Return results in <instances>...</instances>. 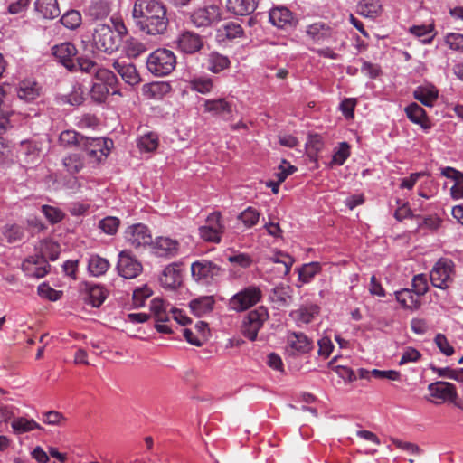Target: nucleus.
I'll list each match as a JSON object with an SVG mask.
<instances>
[{
	"instance_id": "1",
	"label": "nucleus",
	"mask_w": 463,
	"mask_h": 463,
	"mask_svg": "<svg viewBox=\"0 0 463 463\" xmlns=\"http://www.w3.org/2000/svg\"><path fill=\"white\" fill-rule=\"evenodd\" d=\"M132 18L142 33L153 36L164 34L169 24L166 7L159 0H136Z\"/></svg>"
},
{
	"instance_id": "2",
	"label": "nucleus",
	"mask_w": 463,
	"mask_h": 463,
	"mask_svg": "<svg viewBox=\"0 0 463 463\" xmlns=\"http://www.w3.org/2000/svg\"><path fill=\"white\" fill-rule=\"evenodd\" d=\"M176 65L175 53L167 49H157L148 56L146 67L148 71L157 77L170 74Z\"/></svg>"
},
{
	"instance_id": "3",
	"label": "nucleus",
	"mask_w": 463,
	"mask_h": 463,
	"mask_svg": "<svg viewBox=\"0 0 463 463\" xmlns=\"http://www.w3.org/2000/svg\"><path fill=\"white\" fill-rule=\"evenodd\" d=\"M95 79L98 81L93 83L90 90V94L94 100L102 102L110 92L112 94L117 92L116 84L118 80L113 71L108 69H99L96 71Z\"/></svg>"
},
{
	"instance_id": "4",
	"label": "nucleus",
	"mask_w": 463,
	"mask_h": 463,
	"mask_svg": "<svg viewBox=\"0 0 463 463\" xmlns=\"http://www.w3.org/2000/svg\"><path fill=\"white\" fill-rule=\"evenodd\" d=\"M455 264L450 259H439L430 273L431 284L435 288L445 289L449 287L455 278Z\"/></svg>"
},
{
	"instance_id": "5",
	"label": "nucleus",
	"mask_w": 463,
	"mask_h": 463,
	"mask_svg": "<svg viewBox=\"0 0 463 463\" xmlns=\"http://www.w3.org/2000/svg\"><path fill=\"white\" fill-rule=\"evenodd\" d=\"M261 297V290L259 288L250 286L231 298L229 307L232 310L241 312L260 302Z\"/></svg>"
},
{
	"instance_id": "6",
	"label": "nucleus",
	"mask_w": 463,
	"mask_h": 463,
	"mask_svg": "<svg viewBox=\"0 0 463 463\" xmlns=\"http://www.w3.org/2000/svg\"><path fill=\"white\" fill-rule=\"evenodd\" d=\"M92 41L95 47L107 53L118 50V42L112 28L108 24H98L94 29Z\"/></svg>"
},
{
	"instance_id": "7",
	"label": "nucleus",
	"mask_w": 463,
	"mask_h": 463,
	"mask_svg": "<svg viewBox=\"0 0 463 463\" xmlns=\"http://www.w3.org/2000/svg\"><path fill=\"white\" fill-rule=\"evenodd\" d=\"M267 318L268 312L263 307L250 311L243 321L241 326L242 335L250 341H254L257 338L259 330L262 327Z\"/></svg>"
},
{
	"instance_id": "8",
	"label": "nucleus",
	"mask_w": 463,
	"mask_h": 463,
	"mask_svg": "<svg viewBox=\"0 0 463 463\" xmlns=\"http://www.w3.org/2000/svg\"><path fill=\"white\" fill-rule=\"evenodd\" d=\"M117 270L119 276L127 279H131L141 274L143 266L129 250H125L118 254Z\"/></svg>"
},
{
	"instance_id": "9",
	"label": "nucleus",
	"mask_w": 463,
	"mask_h": 463,
	"mask_svg": "<svg viewBox=\"0 0 463 463\" xmlns=\"http://www.w3.org/2000/svg\"><path fill=\"white\" fill-rule=\"evenodd\" d=\"M113 146V141L107 138H90L84 137L81 138V147L86 151L90 157L94 158L96 161L100 162L109 155L111 147Z\"/></svg>"
},
{
	"instance_id": "10",
	"label": "nucleus",
	"mask_w": 463,
	"mask_h": 463,
	"mask_svg": "<svg viewBox=\"0 0 463 463\" xmlns=\"http://www.w3.org/2000/svg\"><path fill=\"white\" fill-rule=\"evenodd\" d=\"M220 213H213L206 219V224L199 228V234L205 241L219 243L224 226L222 223Z\"/></svg>"
},
{
	"instance_id": "11",
	"label": "nucleus",
	"mask_w": 463,
	"mask_h": 463,
	"mask_svg": "<svg viewBox=\"0 0 463 463\" xmlns=\"http://www.w3.org/2000/svg\"><path fill=\"white\" fill-rule=\"evenodd\" d=\"M169 304L165 303L163 299L156 298L152 299L150 304V310L153 313L156 325L155 327L157 332L162 334H172L173 330L167 323L170 321L167 307Z\"/></svg>"
},
{
	"instance_id": "12",
	"label": "nucleus",
	"mask_w": 463,
	"mask_h": 463,
	"mask_svg": "<svg viewBox=\"0 0 463 463\" xmlns=\"http://www.w3.org/2000/svg\"><path fill=\"white\" fill-rule=\"evenodd\" d=\"M221 268L207 260L194 261L191 265L192 277L196 281L210 282L220 275Z\"/></svg>"
},
{
	"instance_id": "13",
	"label": "nucleus",
	"mask_w": 463,
	"mask_h": 463,
	"mask_svg": "<svg viewBox=\"0 0 463 463\" xmlns=\"http://www.w3.org/2000/svg\"><path fill=\"white\" fill-rule=\"evenodd\" d=\"M176 47L178 51L185 54H194L203 47V37L193 31H183L177 37Z\"/></svg>"
},
{
	"instance_id": "14",
	"label": "nucleus",
	"mask_w": 463,
	"mask_h": 463,
	"mask_svg": "<svg viewBox=\"0 0 463 463\" xmlns=\"http://www.w3.org/2000/svg\"><path fill=\"white\" fill-rule=\"evenodd\" d=\"M125 236L128 243L135 247L149 245L152 243V235L147 226L137 223L127 229Z\"/></svg>"
},
{
	"instance_id": "15",
	"label": "nucleus",
	"mask_w": 463,
	"mask_h": 463,
	"mask_svg": "<svg viewBox=\"0 0 463 463\" xmlns=\"http://www.w3.org/2000/svg\"><path fill=\"white\" fill-rule=\"evenodd\" d=\"M221 19L220 9L217 5H209L195 10L191 15V22L196 27H206Z\"/></svg>"
},
{
	"instance_id": "16",
	"label": "nucleus",
	"mask_w": 463,
	"mask_h": 463,
	"mask_svg": "<svg viewBox=\"0 0 463 463\" xmlns=\"http://www.w3.org/2000/svg\"><path fill=\"white\" fill-rule=\"evenodd\" d=\"M113 69L121 76L122 80L131 85L140 83L141 77L136 66L127 59H118L112 63Z\"/></svg>"
},
{
	"instance_id": "17",
	"label": "nucleus",
	"mask_w": 463,
	"mask_h": 463,
	"mask_svg": "<svg viewBox=\"0 0 463 463\" xmlns=\"http://www.w3.org/2000/svg\"><path fill=\"white\" fill-rule=\"evenodd\" d=\"M52 55L69 71L76 68L74 58L77 54V49L74 44L65 42L52 47Z\"/></svg>"
},
{
	"instance_id": "18",
	"label": "nucleus",
	"mask_w": 463,
	"mask_h": 463,
	"mask_svg": "<svg viewBox=\"0 0 463 463\" xmlns=\"http://www.w3.org/2000/svg\"><path fill=\"white\" fill-rule=\"evenodd\" d=\"M428 390L431 397L439 400V402H434L436 404H439L446 401L455 402L457 398L455 386L447 382L432 383L429 384Z\"/></svg>"
},
{
	"instance_id": "19",
	"label": "nucleus",
	"mask_w": 463,
	"mask_h": 463,
	"mask_svg": "<svg viewBox=\"0 0 463 463\" xmlns=\"http://www.w3.org/2000/svg\"><path fill=\"white\" fill-rule=\"evenodd\" d=\"M153 248L160 257L174 258L179 252L180 243L169 237H157L152 241Z\"/></svg>"
},
{
	"instance_id": "20",
	"label": "nucleus",
	"mask_w": 463,
	"mask_h": 463,
	"mask_svg": "<svg viewBox=\"0 0 463 463\" xmlns=\"http://www.w3.org/2000/svg\"><path fill=\"white\" fill-rule=\"evenodd\" d=\"M307 34L315 42L322 43L335 35L330 24L324 22H317L307 26Z\"/></svg>"
},
{
	"instance_id": "21",
	"label": "nucleus",
	"mask_w": 463,
	"mask_h": 463,
	"mask_svg": "<svg viewBox=\"0 0 463 463\" xmlns=\"http://www.w3.org/2000/svg\"><path fill=\"white\" fill-rule=\"evenodd\" d=\"M314 348V343L301 332L291 333V356L306 355Z\"/></svg>"
},
{
	"instance_id": "22",
	"label": "nucleus",
	"mask_w": 463,
	"mask_h": 463,
	"mask_svg": "<svg viewBox=\"0 0 463 463\" xmlns=\"http://www.w3.org/2000/svg\"><path fill=\"white\" fill-rule=\"evenodd\" d=\"M177 268L178 265L173 263L166 266L163 270L159 281L164 288L174 290L181 285V274Z\"/></svg>"
},
{
	"instance_id": "23",
	"label": "nucleus",
	"mask_w": 463,
	"mask_h": 463,
	"mask_svg": "<svg viewBox=\"0 0 463 463\" xmlns=\"http://www.w3.org/2000/svg\"><path fill=\"white\" fill-rule=\"evenodd\" d=\"M407 118L413 123L418 124L425 131L431 128V123L427 117L426 111L419 104L413 102L405 108Z\"/></svg>"
},
{
	"instance_id": "24",
	"label": "nucleus",
	"mask_w": 463,
	"mask_h": 463,
	"mask_svg": "<svg viewBox=\"0 0 463 463\" xmlns=\"http://www.w3.org/2000/svg\"><path fill=\"white\" fill-rule=\"evenodd\" d=\"M420 296L413 289L402 288L395 292V298L400 305L410 310H417L421 306Z\"/></svg>"
},
{
	"instance_id": "25",
	"label": "nucleus",
	"mask_w": 463,
	"mask_h": 463,
	"mask_svg": "<svg viewBox=\"0 0 463 463\" xmlns=\"http://www.w3.org/2000/svg\"><path fill=\"white\" fill-rule=\"evenodd\" d=\"M260 0H227V9L235 15H250L258 7Z\"/></svg>"
},
{
	"instance_id": "26",
	"label": "nucleus",
	"mask_w": 463,
	"mask_h": 463,
	"mask_svg": "<svg viewBox=\"0 0 463 463\" xmlns=\"http://www.w3.org/2000/svg\"><path fill=\"white\" fill-rule=\"evenodd\" d=\"M413 97L422 105L426 107H433L434 103L438 99L439 90L432 85L419 86L413 91Z\"/></svg>"
},
{
	"instance_id": "27",
	"label": "nucleus",
	"mask_w": 463,
	"mask_h": 463,
	"mask_svg": "<svg viewBox=\"0 0 463 463\" xmlns=\"http://www.w3.org/2000/svg\"><path fill=\"white\" fill-rule=\"evenodd\" d=\"M215 300L213 296H203L193 299L189 303L191 311L196 317H203L213 311Z\"/></svg>"
},
{
	"instance_id": "28",
	"label": "nucleus",
	"mask_w": 463,
	"mask_h": 463,
	"mask_svg": "<svg viewBox=\"0 0 463 463\" xmlns=\"http://www.w3.org/2000/svg\"><path fill=\"white\" fill-rule=\"evenodd\" d=\"M320 307L316 304H307L301 306L298 310L294 313L293 318L296 321L298 326H301L302 324L310 323L315 317L319 314Z\"/></svg>"
},
{
	"instance_id": "29",
	"label": "nucleus",
	"mask_w": 463,
	"mask_h": 463,
	"mask_svg": "<svg viewBox=\"0 0 463 463\" xmlns=\"http://www.w3.org/2000/svg\"><path fill=\"white\" fill-rule=\"evenodd\" d=\"M34 8L44 19H54L61 14L57 0H36Z\"/></svg>"
},
{
	"instance_id": "30",
	"label": "nucleus",
	"mask_w": 463,
	"mask_h": 463,
	"mask_svg": "<svg viewBox=\"0 0 463 463\" xmlns=\"http://www.w3.org/2000/svg\"><path fill=\"white\" fill-rule=\"evenodd\" d=\"M24 269L32 276L43 278L47 274V267H50L43 256L31 257L23 264Z\"/></svg>"
},
{
	"instance_id": "31",
	"label": "nucleus",
	"mask_w": 463,
	"mask_h": 463,
	"mask_svg": "<svg viewBox=\"0 0 463 463\" xmlns=\"http://www.w3.org/2000/svg\"><path fill=\"white\" fill-rule=\"evenodd\" d=\"M383 7L379 0H360L356 11L364 17L375 19L382 13Z\"/></svg>"
},
{
	"instance_id": "32",
	"label": "nucleus",
	"mask_w": 463,
	"mask_h": 463,
	"mask_svg": "<svg viewBox=\"0 0 463 463\" xmlns=\"http://www.w3.org/2000/svg\"><path fill=\"white\" fill-rule=\"evenodd\" d=\"M298 274V283L297 287L300 288L303 284L309 283L313 278L320 272L321 266L319 262H310L303 264L300 268L296 269Z\"/></svg>"
},
{
	"instance_id": "33",
	"label": "nucleus",
	"mask_w": 463,
	"mask_h": 463,
	"mask_svg": "<svg viewBox=\"0 0 463 463\" xmlns=\"http://www.w3.org/2000/svg\"><path fill=\"white\" fill-rule=\"evenodd\" d=\"M11 427L14 433L20 435L30 432L34 430H43V428L33 419L25 417H17L11 421Z\"/></svg>"
},
{
	"instance_id": "34",
	"label": "nucleus",
	"mask_w": 463,
	"mask_h": 463,
	"mask_svg": "<svg viewBox=\"0 0 463 463\" xmlns=\"http://www.w3.org/2000/svg\"><path fill=\"white\" fill-rule=\"evenodd\" d=\"M204 110L215 115H230L232 106L225 99H207L204 102Z\"/></svg>"
},
{
	"instance_id": "35",
	"label": "nucleus",
	"mask_w": 463,
	"mask_h": 463,
	"mask_svg": "<svg viewBox=\"0 0 463 463\" xmlns=\"http://www.w3.org/2000/svg\"><path fill=\"white\" fill-rule=\"evenodd\" d=\"M409 32L417 38H422L421 42L425 44L432 43L436 32L434 23L430 24L413 25L409 28Z\"/></svg>"
},
{
	"instance_id": "36",
	"label": "nucleus",
	"mask_w": 463,
	"mask_h": 463,
	"mask_svg": "<svg viewBox=\"0 0 463 463\" xmlns=\"http://www.w3.org/2000/svg\"><path fill=\"white\" fill-rule=\"evenodd\" d=\"M207 69L213 73H219L229 68L231 62L227 56L213 52L208 55Z\"/></svg>"
},
{
	"instance_id": "37",
	"label": "nucleus",
	"mask_w": 463,
	"mask_h": 463,
	"mask_svg": "<svg viewBox=\"0 0 463 463\" xmlns=\"http://www.w3.org/2000/svg\"><path fill=\"white\" fill-rule=\"evenodd\" d=\"M269 21L279 29H286L289 24V10L284 7H275L269 12Z\"/></svg>"
},
{
	"instance_id": "38",
	"label": "nucleus",
	"mask_w": 463,
	"mask_h": 463,
	"mask_svg": "<svg viewBox=\"0 0 463 463\" xmlns=\"http://www.w3.org/2000/svg\"><path fill=\"white\" fill-rule=\"evenodd\" d=\"M110 13V6L108 1L99 0L92 2L88 7V14L95 19H103Z\"/></svg>"
},
{
	"instance_id": "39",
	"label": "nucleus",
	"mask_w": 463,
	"mask_h": 463,
	"mask_svg": "<svg viewBox=\"0 0 463 463\" xmlns=\"http://www.w3.org/2000/svg\"><path fill=\"white\" fill-rule=\"evenodd\" d=\"M109 262L107 259L101 258L99 255L90 256L88 262L89 271L96 277L101 276L106 273L109 268Z\"/></svg>"
},
{
	"instance_id": "40",
	"label": "nucleus",
	"mask_w": 463,
	"mask_h": 463,
	"mask_svg": "<svg viewBox=\"0 0 463 463\" xmlns=\"http://www.w3.org/2000/svg\"><path fill=\"white\" fill-rule=\"evenodd\" d=\"M323 138L318 134L309 135L306 143V149L308 157L313 160H317V154L323 149Z\"/></svg>"
},
{
	"instance_id": "41",
	"label": "nucleus",
	"mask_w": 463,
	"mask_h": 463,
	"mask_svg": "<svg viewBox=\"0 0 463 463\" xmlns=\"http://www.w3.org/2000/svg\"><path fill=\"white\" fill-rule=\"evenodd\" d=\"M270 260L275 264L273 270L279 276L287 275L289 272V256L286 253L275 252Z\"/></svg>"
},
{
	"instance_id": "42",
	"label": "nucleus",
	"mask_w": 463,
	"mask_h": 463,
	"mask_svg": "<svg viewBox=\"0 0 463 463\" xmlns=\"http://www.w3.org/2000/svg\"><path fill=\"white\" fill-rule=\"evenodd\" d=\"M190 87L193 90L199 93L207 94L213 90V80L207 76L194 77L190 80Z\"/></svg>"
},
{
	"instance_id": "43",
	"label": "nucleus",
	"mask_w": 463,
	"mask_h": 463,
	"mask_svg": "<svg viewBox=\"0 0 463 463\" xmlns=\"http://www.w3.org/2000/svg\"><path fill=\"white\" fill-rule=\"evenodd\" d=\"M105 289L99 285H91L88 288V301L94 307H100L106 299Z\"/></svg>"
},
{
	"instance_id": "44",
	"label": "nucleus",
	"mask_w": 463,
	"mask_h": 463,
	"mask_svg": "<svg viewBox=\"0 0 463 463\" xmlns=\"http://www.w3.org/2000/svg\"><path fill=\"white\" fill-rule=\"evenodd\" d=\"M41 420L52 426H62L65 424L66 417L58 411H48L42 413Z\"/></svg>"
},
{
	"instance_id": "45",
	"label": "nucleus",
	"mask_w": 463,
	"mask_h": 463,
	"mask_svg": "<svg viewBox=\"0 0 463 463\" xmlns=\"http://www.w3.org/2000/svg\"><path fill=\"white\" fill-rule=\"evenodd\" d=\"M238 219L242 222L245 227L251 228L259 222L260 213L255 208L248 207L239 214Z\"/></svg>"
},
{
	"instance_id": "46",
	"label": "nucleus",
	"mask_w": 463,
	"mask_h": 463,
	"mask_svg": "<svg viewBox=\"0 0 463 463\" xmlns=\"http://www.w3.org/2000/svg\"><path fill=\"white\" fill-rule=\"evenodd\" d=\"M61 22L65 27L75 29L81 24V14L76 10L68 11L61 16Z\"/></svg>"
},
{
	"instance_id": "47",
	"label": "nucleus",
	"mask_w": 463,
	"mask_h": 463,
	"mask_svg": "<svg viewBox=\"0 0 463 463\" xmlns=\"http://www.w3.org/2000/svg\"><path fill=\"white\" fill-rule=\"evenodd\" d=\"M119 223L118 218L108 216L99 221V228L106 234L114 235L118 232Z\"/></svg>"
},
{
	"instance_id": "48",
	"label": "nucleus",
	"mask_w": 463,
	"mask_h": 463,
	"mask_svg": "<svg viewBox=\"0 0 463 463\" xmlns=\"http://www.w3.org/2000/svg\"><path fill=\"white\" fill-rule=\"evenodd\" d=\"M153 291L147 286H143L141 288H137L133 292V305L136 307H142L145 306L146 300L151 297Z\"/></svg>"
},
{
	"instance_id": "49",
	"label": "nucleus",
	"mask_w": 463,
	"mask_h": 463,
	"mask_svg": "<svg viewBox=\"0 0 463 463\" xmlns=\"http://www.w3.org/2000/svg\"><path fill=\"white\" fill-rule=\"evenodd\" d=\"M81 138H84V136L80 135L76 131L65 130L61 133L59 139L64 146L76 145L79 147H81Z\"/></svg>"
},
{
	"instance_id": "50",
	"label": "nucleus",
	"mask_w": 463,
	"mask_h": 463,
	"mask_svg": "<svg viewBox=\"0 0 463 463\" xmlns=\"http://www.w3.org/2000/svg\"><path fill=\"white\" fill-rule=\"evenodd\" d=\"M37 96H39V88L36 83L30 85L29 83L23 82L18 90V97L20 99L29 101L34 99Z\"/></svg>"
},
{
	"instance_id": "51",
	"label": "nucleus",
	"mask_w": 463,
	"mask_h": 463,
	"mask_svg": "<svg viewBox=\"0 0 463 463\" xmlns=\"http://www.w3.org/2000/svg\"><path fill=\"white\" fill-rule=\"evenodd\" d=\"M350 156V146L346 142H342L337 150L334 153L331 165H342Z\"/></svg>"
},
{
	"instance_id": "52",
	"label": "nucleus",
	"mask_w": 463,
	"mask_h": 463,
	"mask_svg": "<svg viewBox=\"0 0 463 463\" xmlns=\"http://www.w3.org/2000/svg\"><path fill=\"white\" fill-rule=\"evenodd\" d=\"M63 165L71 174L79 173L83 167V162L80 156L73 154L63 159Z\"/></svg>"
},
{
	"instance_id": "53",
	"label": "nucleus",
	"mask_w": 463,
	"mask_h": 463,
	"mask_svg": "<svg viewBox=\"0 0 463 463\" xmlns=\"http://www.w3.org/2000/svg\"><path fill=\"white\" fill-rule=\"evenodd\" d=\"M158 139L156 135L149 133L142 136L138 140V146L146 152H152L156 149Z\"/></svg>"
},
{
	"instance_id": "54",
	"label": "nucleus",
	"mask_w": 463,
	"mask_h": 463,
	"mask_svg": "<svg viewBox=\"0 0 463 463\" xmlns=\"http://www.w3.org/2000/svg\"><path fill=\"white\" fill-rule=\"evenodd\" d=\"M288 289V285L279 284L274 288L270 298L279 305H285L289 298Z\"/></svg>"
},
{
	"instance_id": "55",
	"label": "nucleus",
	"mask_w": 463,
	"mask_h": 463,
	"mask_svg": "<svg viewBox=\"0 0 463 463\" xmlns=\"http://www.w3.org/2000/svg\"><path fill=\"white\" fill-rule=\"evenodd\" d=\"M42 213L52 223H58L64 218V213L60 209L51 205H43Z\"/></svg>"
},
{
	"instance_id": "56",
	"label": "nucleus",
	"mask_w": 463,
	"mask_h": 463,
	"mask_svg": "<svg viewBox=\"0 0 463 463\" xmlns=\"http://www.w3.org/2000/svg\"><path fill=\"white\" fill-rule=\"evenodd\" d=\"M87 91L88 89L83 88L82 85L74 86L71 92L68 95V102L75 106L80 105L85 99Z\"/></svg>"
},
{
	"instance_id": "57",
	"label": "nucleus",
	"mask_w": 463,
	"mask_h": 463,
	"mask_svg": "<svg viewBox=\"0 0 463 463\" xmlns=\"http://www.w3.org/2000/svg\"><path fill=\"white\" fill-rule=\"evenodd\" d=\"M412 288L418 295L422 297L428 292V281L424 274L415 275L411 281Z\"/></svg>"
},
{
	"instance_id": "58",
	"label": "nucleus",
	"mask_w": 463,
	"mask_h": 463,
	"mask_svg": "<svg viewBox=\"0 0 463 463\" xmlns=\"http://www.w3.org/2000/svg\"><path fill=\"white\" fill-rule=\"evenodd\" d=\"M421 356L422 355L419 350L411 346H407L402 353L399 365L408 363H416L421 358Z\"/></svg>"
},
{
	"instance_id": "59",
	"label": "nucleus",
	"mask_w": 463,
	"mask_h": 463,
	"mask_svg": "<svg viewBox=\"0 0 463 463\" xmlns=\"http://www.w3.org/2000/svg\"><path fill=\"white\" fill-rule=\"evenodd\" d=\"M12 113V110L0 99V135L10 128L8 117Z\"/></svg>"
},
{
	"instance_id": "60",
	"label": "nucleus",
	"mask_w": 463,
	"mask_h": 463,
	"mask_svg": "<svg viewBox=\"0 0 463 463\" xmlns=\"http://www.w3.org/2000/svg\"><path fill=\"white\" fill-rule=\"evenodd\" d=\"M445 43L450 49L463 52V34L449 33L445 37Z\"/></svg>"
},
{
	"instance_id": "61",
	"label": "nucleus",
	"mask_w": 463,
	"mask_h": 463,
	"mask_svg": "<svg viewBox=\"0 0 463 463\" xmlns=\"http://www.w3.org/2000/svg\"><path fill=\"white\" fill-rule=\"evenodd\" d=\"M126 49L128 56L134 58L146 52L145 44L135 39H131L127 43Z\"/></svg>"
},
{
	"instance_id": "62",
	"label": "nucleus",
	"mask_w": 463,
	"mask_h": 463,
	"mask_svg": "<svg viewBox=\"0 0 463 463\" xmlns=\"http://www.w3.org/2000/svg\"><path fill=\"white\" fill-rule=\"evenodd\" d=\"M38 294L51 301H56L60 299L62 293L61 291L52 288L47 284L43 283L38 287Z\"/></svg>"
},
{
	"instance_id": "63",
	"label": "nucleus",
	"mask_w": 463,
	"mask_h": 463,
	"mask_svg": "<svg viewBox=\"0 0 463 463\" xmlns=\"http://www.w3.org/2000/svg\"><path fill=\"white\" fill-rule=\"evenodd\" d=\"M435 344L439 347L441 353H443L447 356H450L454 353V348L449 345L446 336L442 334H438L435 336Z\"/></svg>"
},
{
	"instance_id": "64",
	"label": "nucleus",
	"mask_w": 463,
	"mask_h": 463,
	"mask_svg": "<svg viewBox=\"0 0 463 463\" xmlns=\"http://www.w3.org/2000/svg\"><path fill=\"white\" fill-rule=\"evenodd\" d=\"M332 370L335 372V373L342 378L344 381L347 383H352L356 379V376L354 373V371L347 367L343 365H335L332 366Z\"/></svg>"
}]
</instances>
